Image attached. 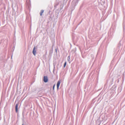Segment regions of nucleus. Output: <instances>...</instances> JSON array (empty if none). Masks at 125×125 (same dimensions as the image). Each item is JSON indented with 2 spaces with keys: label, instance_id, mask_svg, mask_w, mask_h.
<instances>
[{
  "label": "nucleus",
  "instance_id": "obj_5",
  "mask_svg": "<svg viewBox=\"0 0 125 125\" xmlns=\"http://www.w3.org/2000/svg\"><path fill=\"white\" fill-rule=\"evenodd\" d=\"M44 10H42L41 11V12L40 13V15L41 16H42L43 13V12Z\"/></svg>",
  "mask_w": 125,
  "mask_h": 125
},
{
  "label": "nucleus",
  "instance_id": "obj_7",
  "mask_svg": "<svg viewBox=\"0 0 125 125\" xmlns=\"http://www.w3.org/2000/svg\"><path fill=\"white\" fill-rule=\"evenodd\" d=\"M66 64V62H65L64 64V67H65Z\"/></svg>",
  "mask_w": 125,
  "mask_h": 125
},
{
  "label": "nucleus",
  "instance_id": "obj_4",
  "mask_svg": "<svg viewBox=\"0 0 125 125\" xmlns=\"http://www.w3.org/2000/svg\"><path fill=\"white\" fill-rule=\"evenodd\" d=\"M18 104H17L15 106V111L16 112H18Z\"/></svg>",
  "mask_w": 125,
  "mask_h": 125
},
{
  "label": "nucleus",
  "instance_id": "obj_9",
  "mask_svg": "<svg viewBox=\"0 0 125 125\" xmlns=\"http://www.w3.org/2000/svg\"><path fill=\"white\" fill-rule=\"evenodd\" d=\"M22 125H23V124H22Z\"/></svg>",
  "mask_w": 125,
  "mask_h": 125
},
{
  "label": "nucleus",
  "instance_id": "obj_8",
  "mask_svg": "<svg viewBox=\"0 0 125 125\" xmlns=\"http://www.w3.org/2000/svg\"><path fill=\"white\" fill-rule=\"evenodd\" d=\"M55 86V84H54L53 86V90H54Z\"/></svg>",
  "mask_w": 125,
  "mask_h": 125
},
{
  "label": "nucleus",
  "instance_id": "obj_2",
  "mask_svg": "<svg viewBox=\"0 0 125 125\" xmlns=\"http://www.w3.org/2000/svg\"><path fill=\"white\" fill-rule=\"evenodd\" d=\"M61 81L60 80H59L58 81L57 83V89L58 90L59 89V86L60 83Z\"/></svg>",
  "mask_w": 125,
  "mask_h": 125
},
{
  "label": "nucleus",
  "instance_id": "obj_1",
  "mask_svg": "<svg viewBox=\"0 0 125 125\" xmlns=\"http://www.w3.org/2000/svg\"><path fill=\"white\" fill-rule=\"evenodd\" d=\"M43 81L44 82L46 83L48 82V79L47 76H44V77Z\"/></svg>",
  "mask_w": 125,
  "mask_h": 125
},
{
  "label": "nucleus",
  "instance_id": "obj_3",
  "mask_svg": "<svg viewBox=\"0 0 125 125\" xmlns=\"http://www.w3.org/2000/svg\"><path fill=\"white\" fill-rule=\"evenodd\" d=\"M32 53L34 54V55H35L36 53V51L35 50V47H34V49H33V50L32 51Z\"/></svg>",
  "mask_w": 125,
  "mask_h": 125
},
{
  "label": "nucleus",
  "instance_id": "obj_6",
  "mask_svg": "<svg viewBox=\"0 0 125 125\" xmlns=\"http://www.w3.org/2000/svg\"><path fill=\"white\" fill-rule=\"evenodd\" d=\"M68 61H70V56H68Z\"/></svg>",
  "mask_w": 125,
  "mask_h": 125
}]
</instances>
